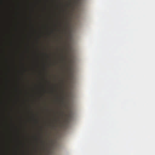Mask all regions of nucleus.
<instances>
[{
  "instance_id": "4",
  "label": "nucleus",
  "mask_w": 155,
  "mask_h": 155,
  "mask_svg": "<svg viewBox=\"0 0 155 155\" xmlns=\"http://www.w3.org/2000/svg\"><path fill=\"white\" fill-rule=\"evenodd\" d=\"M55 120L56 121H57V119H55Z\"/></svg>"
},
{
  "instance_id": "1",
  "label": "nucleus",
  "mask_w": 155,
  "mask_h": 155,
  "mask_svg": "<svg viewBox=\"0 0 155 155\" xmlns=\"http://www.w3.org/2000/svg\"><path fill=\"white\" fill-rule=\"evenodd\" d=\"M61 59L62 61H64V57L62 55L61 57Z\"/></svg>"
},
{
  "instance_id": "3",
  "label": "nucleus",
  "mask_w": 155,
  "mask_h": 155,
  "mask_svg": "<svg viewBox=\"0 0 155 155\" xmlns=\"http://www.w3.org/2000/svg\"><path fill=\"white\" fill-rule=\"evenodd\" d=\"M70 116V114H68V117H69Z\"/></svg>"
},
{
  "instance_id": "2",
  "label": "nucleus",
  "mask_w": 155,
  "mask_h": 155,
  "mask_svg": "<svg viewBox=\"0 0 155 155\" xmlns=\"http://www.w3.org/2000/svg\"><path fill=\"white\" fill-rule=\"evenodd\" d=\"M61 101L62 103H63V97H62L61 100Z\"/></svg>"
}]
</instances>
